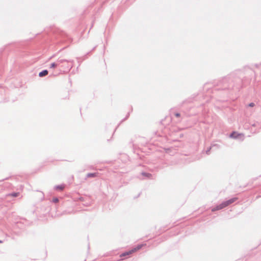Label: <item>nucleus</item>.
Instances as JSON below:
<instances>
[{
	"instance_id": "2",
	"label": "nucleus",
	"mask_w": 261,
	"mask_h": 261,
	"mask_svg": "<svg viewBox=\"0 0 261 261\" xmlns=\"http://www.w3.org/2000/svg\"><path fill=\"white\" fill-rule=\"evenodd\" d=\"M73 61L71 60H66V59L59 58L57 60V61L56 62V63L57 64V65L58 66L61 67L62 64L67 63L68 64L69 63H73Z\"/></svg>"
},
{
	"instance_id": "16",
	"label": "nucleus",
	"mask_w": 261,
	"mask_h": 261,
	"mask_svg": "<svg viewBox=\"0 0 261 261\" xmlns=\"http://www.w3.org/2000/svg\"><path fill=\"white\" fill-rule=\"evenodd\" d=\"M175 116H176V117H179V116H180V114H179V113H176V114H175Z\"/></svg>"
},
{
	"instance_id": "9",
	"label": "nucleus",
	"mask_w": 261,
	"mask_h": 261,
	"mask_svg": "<svg viewBox=\"0 0 261 261\" xmlns=\"http://www.w3.org/2000/svg\"><path fill=\"white\" fill-rule=\"evenodd\" d=\"M134 252V250H132L129 251H127V252H124L120 256H125L126 255H128L129 254H131L132 252Z\"/></svg>"
},
{
	"instance_id": "3",
	"label": "nucleus",
	"mask_w": 261,
	"mask_h": 261,
	"mask_svg": "<svg viewBox=\"0 0 261 261\" xmlns=\"http://www.w3.org/2000/svg\"><path fill=\"white\" fill-rule=\"evenodd\" d=\"M227 206H228V205H227V204H226V201H224V202H222L221 204H220L219 205L216 206L215 207L213 208L212 211L213 212H214L216 211L220 210H221V209L226 207Z\"/></svg>"
},
{
	"instance_id": "15",
	"label": "nucleus",
	"mask_w": 261,
	"mask_h": 261,
	"mask_svg": "<svg viewBox=\"0 0 261 261\" xmlns=\"http://www.w3.org/2000/svg\"><path fill=\"white\" fill-rule=\"evenodd\" d=\"M254 106V103H253V102H251V103H250L249 104V107H253Z\"/></svg>"
},
{
	"instance_id": "17",
	"label": "nucleus",
	"mask_w": 261,
	"mask_h": 261,
	"mask_svg": "<svg viewBox=\"0 0 261 261\" xmlns=\"http://www.w3.org/2000/svg\"><path fill=\"white\" fill-rule=\"evenodd\" d=\"M210 149H211V148H210L208 149H207V150H206V153L207 154H208V152L210 151Z\"/></svg>"
},
{
	"instance_id": "5",
	"label": "nucleus",
	"mask_w": 261,
	"mask_h": 261,
	"mask_svg": "<svg viewBox=\"0 0 261 261\" xmlns=\"http://www.w3.org/2000/svg\"><path fill=\"white\" fill-rule=\"evenodd\" d=\"M65 188V185H57V186H56L55 187H54V189L56 190H60V191H62Z\"/></svg>"
},
{
	"instance_id": "7",
	"label": "nucleus",
	"mask_w": 261,
	"mask_h": 261,
	"mask_svg": "<svg viewBox=\"0 0 261 261\" xmlns=\"http://www.w3.org/2000/svg\"><path fill=\"white\" fill-rule=\"evenodd\" d=\"M47 74H48V71L47 70H43V71L39 72V76L40 77H42L45 75H46Z\"/></svg>"
},
{
	"instance_id": "8",
	"label": "nucleus",
	"mask_w": 261,
	"mask_h": 261,
	"mask_svg": "<svg viewBox=\"0 0 261 261\" xmlns=\"http://www.w3.org/2000/svg\"><path fill=\"white\" fill-rule=\"evenodd\" d=\"M241 134H237L236 132H233L231 135H230V137L234 139L238 138L239 136H241Z\"/></svg>"
},
{
	"instance_id": "6",
	"label": "nucleus",
	"mask_w": 261,
	"mask_h": 261,
	"mask_svg": "<svg viewBox=\"0 0 261 261\" xmlns=\"http://www.w3.org/2000/svg\"><path fill=\"white\" fill-rule=\"evenodd\" d=\"M97 175H98L97 173H89L87 174L86 177L87 178L95 177H96L97 176Z\"/></svg>"
},
{
	"instance_id": "1",
	"label": "nucleus",
	"mask_w": 261,
	"mask_h": 261,
	"mask_svg": "<svg viewBox=\"0 0 261 261\" xmlns=\"http://www.w3.org/2000/svg\"><path fill=\"white\" fill-rule=\"evenodd\" d=\"M72 63H69L68 64L67 63L62 64L61 66V69H60V71L62 72L67 70H69L70 69L72 68L73 66Z\"/></svg>"
},
{
	"instance_id": "14",
	"label": "nucleus",
	"mask_w": 261,
	"mask_h": 261,
	"mask_svg": "<svg viewBox=\"0 0 261 261\" xmlns=\"http://www.w3.org/2000/svg\"><path fill=\"white\" fill-rule=\"evenodd\" d=\"M58 201H59V199L58 198H54L53 199V200H52V201L54 203H56V202H58Z\"/></svg>"
},
{
	"instance_id": "18",
	"label": "nucleus",
	"mask_w": 261,
	"mask_h": 261,
	"mask_svg": "<svg viewBox=\"0 0 261 261\" xmlns=\"http://www.w3.org/2000/svg\"><path fill=\"white\" fill-rule=\"evenodd\" d=\"M0 243H2V241L0 240Z\"/></svg>"
},
{
	"instance_id": "12",
	"label": "nucleus",
	"mask_w": 261,
	"mask_h": 261,
	"mask_svg": "<svg viewBox=\"0 0 261 261\" xmlns=\"http://www.w3.org/2000/svg\"><path fill=\"white\" fill-rule=\"evenodd\" d=\"M57 67H58V66L57 65V64L56 63V62H54L50 64L49 68H55Z\"/></svg>"
},
{
	"instance_id": "10",
	"label": "nucleus",
	"mask_w": 261,
	"mask_h": 261,
	"mask_svg": "<svg viewBox=\"0 0 261 261\" xmlns=\"http://www.w3.org/2000/svg\"><path fill=\"white\" fill-rule=\"evenodd\" d=\"M19 195V192H13V193H12L9 194L10 196L14 197L18 196Z\"/></svg>"
},
{
	"instance_id": "11",
	"label": "nucleus",
	"mask_w": 261,
	"mask_h": 261,
	"mask_svg": "<svg viewBox=\"0 0 261 261\" xmlns=\"http://www.w3.org/2000/svg\"><path fill=\"white\" fill-rule=\"evenodd\" d=\"M142 175H143V176H145L148 178H149L151 176V174H150V173H146V172H142Z\"/></svg>"
},
{
	"instance_id": "13",
	"label": "nucleus",
	"mask_w": 261,
	"mask_h": 261,
	"mask_svg": "<svg viewBox=\"0 0 261 261\" xmlns=\"http://www.w3.org/2000/svg\"><path fill=\"white\" fill-rule=\"evenodd\" d=\"M142 245H139L137 246V247L135 248H134L133 250H134V252L137 250H139L142 247Z\"/></svg>"
},
{
	"instance_id": "4",
	"label": "nucleus",
	"mask_w": 261,
	"mask_h": 261,
	"mask_svg": "<svg viewBox=\"0 0 261 261\" xmlns=\"http://www.w3.org/2000/svg\"><path fill=\"white\" fill-rule=\"evenodd\" d=\"M237 199L238 198L237 197H234V198H231L228 200L225 201L226 202V204H227V205H229V204L235 202L237 200Z\"/></svg>"
}]
</instances>
